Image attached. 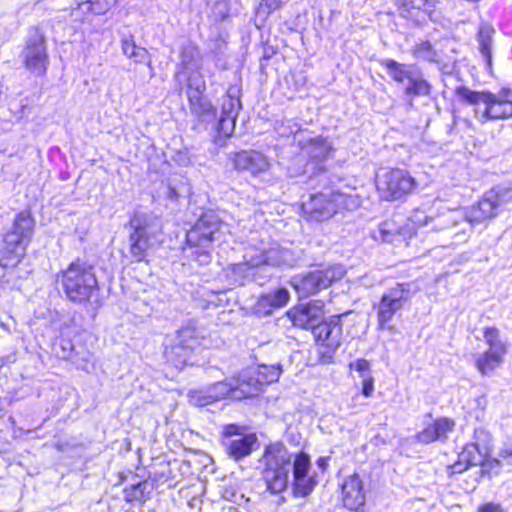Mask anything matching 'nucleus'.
<instances>
[{
	"label": "nucleus",
	"mask_w": 512,
	"mask_h": 512,
	"mask_svg": "<svg viewBox=\"0 0 512 512\" xmlns=\"http://www.w3.org/2000/svg\"><path fill=\"white\" fill-rule=\"evenodd\" d=\"M227 224L214 212H203L187 230L184 252L191 266H207L213 260L216 247L226 242Z\"/></svg>",
	"instance_id": "f257e3e1"
},
{
	"label": "nucleus",
	"mask_w": 512,
	"mask_h": 512,
	"mask_svg": "<svg viewBox=\"0 0 512 512\" xmlns=\"http://www.w3.org/2000/svg\"><path fill=\"white\" fill-rule=\"evenodd\" d=\"M55 282L59 285L66 299L79 306H98L100 285L95 266L77 257L64 269L55 275Z\"/></svg>",
	"instance_id": "f03ea898"
},
{
	"label": "nucleus",
	"mask_w": 512,
	"mask_h": 512,
	"mask_svg": "<svg viewBox=\"0 0 512 512\" xmlns=\"http://www.w3.org/2000/svg\"><path fill=\"white\" fill-rule=\"evenodd\" d=\"M36 221L30 209L16 213L11 227L6 230L0 243V267L13 269L27 254L32 242Z\"/></svg>",
	"instance_id": "7ed1b4c3"
},
{
	"label": "nucleus",
	"mask_w": 512,
	"mask_h": 512,
	"mask_svg": "<svg viewBox=\"0 0 512 512\" xmlns=\"http://www.w3.org/2000/svg\"><path fill=\"white\" fill-rule=\"evenodd\" d=\"M261 394L248 370L209 385L203 395L198 397V401L201 405H209L220 400L239 402L257 399Z\"/></svg>",
	"instance_id": "20e7f679"
},
{
	"label": "nucleus",
	"mask_w": 512,
	"mask_h": 512,
	"mask_svg": "<svg viewBox=\"0 0 512 512\" xmlns=\"http://www.w3.org/2000/svg\"><path fill=\"white\" fill-rule=\"evenodd\" d=\"M260 461L266 491L273 495L286 491L289 483L288 466L291 463L286 446L281 441L268 443L264 447Z\"/></svg>",
	"instance_id": "39448f33"
},
{
	"label": "nucleus",
	"mask_w": 512,
	"mask_h": 512,
	"mask_svg": "<svg viewBox=\"0 0 512 512\" xmlns=\"http://www.w3.org/2000/svg\"><path fill=\"white\" fill-rule=\"evenodd\" d=\"M375 189L381 201L405 202L418 189V181L405 168H380L374 177Z\"/></svg>",
	"instance_id": "423d86ee"
},
{
	"label": "nucleus",
	"mask_w": 512,
	"mask_h": 512,
	"mask_svg": "<svg viewBox=\"0 0 512 512\" xmlns=\"http://www.w3.org/2000/svg\"><path fill=\"white\" fill-rule=\"evenodd\" d=\"M351 196L339 190L318 191L299 204V215L307 222L322 223L349 209Z\"/></svg>",
	"instance_id": "0eeeda50"
},
{
	"label": "nucleus",
	"mask_w": 512,
	"mask_h": 512,
	"mask_svg": "<svg viewBox=\"0 0 512 512\" xmlns=\"http://www.w3.org/2000/svg\"><path fill=\"white\" fill-rule=\"evenodd\" d=\"M23 68L35 77L44 78L50 66L48 44L43 30L32 26L28 30L20 53Z\"/></svg>",
	"instance_id": "6e6552de"
},
{
	"label": "nucleus",
	"mask_w": 512,
	"mask_h": 512,
	"mask_svg": "<svg viewBox=\"0 0 512 512\" xmlns=\"http://www.w3.org/2000/svg\"><path fill=\"white\" fill-rule=\"evenodd\" d=\"M487 349L474 359V367L483 376H492L502 367L509 352V344L502 338L498 327L491 325L482 329Z\"/></svg>",
	"instance_id": "1a4fd4ad"
},
{
	"label": "nucleus",
	"mask_w": 512,
	"mask_h": 512,
	"mask_svg": "<svg viewBox=\"0 0 512 512\" xmlns=\"http://www.w3.org/2000/svg\"><path fill=\"white\" fill-rule=\"evenodd\" d=\"M346 314L348 312L332 315L321 320L311 332L320 364H330L333 362L334 356L342 342L343 325L341 318Z\"/></svg>",
	"instance_id": "9d476101"
},
{
	"label": "nucleus",
	"mask_w": 512,
	"mask_h": 512,
	"mask_svg": "<svg viewBox=\"0 0 512 512\" xmlns=\"http://www.w3.org/2000/svg\"><path fill=\"white\" fill-rule=\"evenodd\" d=\"M342 277L340 265H328L294 275L290 285L300 298H307L327 289Z\"/></svg>",
	"instance_id": "9b49d317"
},
{
	"label": "nucleus",
	"mask_w": 512,
	"mask_h": 512,
	"mask_svg": "<svg viewBox=\"0 0 512 512\" xmlns=\"http://www.w3.org/2000/svg\"><path fill=\"white\" fill-rule=\"evenodd\" d=\"M409 287L408 283H397L388 292L381 295L379 302L374 305L378 330L391 331L393 329V317L410 300Z\"/></svg>",
	"instance_id": "f8f14e48"
},
{
	"label": "nucleus",
	"mask_w": 512,
	"mask_h": 512,
	"mask_svg": "<svg viewBox=\"0 0 512 512\" xmlns=\"http://www.w3.org/2000/svg\"><path fill=\"white\" fill-rule=\"evenodd\" d=\"M381 65L386 69L389 77L398 84L407 81L404 88V95L410 98L429 97L433 92L431 83L422 76H415L411 65L400 63L394 59H385Z\"/></svg>",
	"instance_id": "ddd939ff"
},
{
	"label": "nucleus",
	"mask_w": 512,
	"mask_h": 512,
	"mask_svg": "<svg viewBox=\"0 0 512 512\" xmlns=\"http://www.w3.org/2000/svg\"><path fill=\"white\" fill-rule=\"evenodd\" d=\"M206 81L199 71L190 72L185 79V94L190 112L200 120L214 119L217 109L206 95Z\"/></svg>",
	"instance_id": "4468645a"
},
{
	"label": "nucleus",
	"mask_w": 512,
	"mask_h": 512,
	"mask_svg": "<svg viewBox=\"0 0 512 512\" xmlns=\"http://www.w3.org/2000/svg\"><path fill=\"white\" fill-rule=\"evenodd\" d=\"M178 339L177 343L165 347L164 358L172 367L183 369L187 365L194 364L200 341L195 331L190 329L178 331Z\"/></svg>",
	"instance_id": "2eb2a0df"
},
{
	"label": "nucleus",
	"mask_w": 512,
	"mask_h": 512,
	"mask_svg": "<svg viewBox=\"0 0 512 512\" xmlns=\"http://www.w3.org/2000/svg\"><path fill=\"white\" fill-rule=\"evenodd\" d=\"M131 232L128 236L129 253L136 263H149V250L153 246L154 233L144 215L134 213L128 222Z\"/></svg>",
	"instance_id": "dca6fc26"
},
{
	"label": "nucleus",
	"mask_w": 512,
	"mask_h": 512,
	"mask_svg": "<svg viewBox=\"0 0 512 512\" xmlns=\"http://www.w3.org/2000/svg\"><path fill=\"white\" fill-rule=\"evenodd\" d=\"M311 466V457L304 450H300L293 455V480L291 488L294 498H306L312 494L317 487L319 478L315 472H310Z\"/></svg>",
	"instance_id": "f3484780"
},
{
	"label": "nucleus",
	"mask_w": 512,
	"mask_h": 512,
	"mask_svg": "<svg viewBox=\"0 0 512 512\" xmlns=\"http://www.w3.org/2000/svg\"><path fill=\"white\" fill-rule=\"evenodd\" d=\"M507 189L492 187L486 191L467 211L466 220L470 224H480L491 220L499 213V208L504 203Z\"/></svg>",
	"instance_id": "a211bd4d"
},
{
	"label": "nucleus",
	"mask_w": 512,
	"mask_h": 512,
	"mask_svg": "<svg viewBox=\"0 0 512 512\" xmlns=\"http://www.w3.org/2000/svg\"><path fill=\"white\" fill-rule=\"evenodd\" d=\"M456 428L455 419L448 416H439L427 423L415 434L416 442L429 445L436 442L445 443Z\"/></svg>",
	"instance_id": "6ab92c4d"
},
{
	"label": "nucleus",
	"mask_w": 512,
	"mask_h": 512,
	"mask_svg": "<svg viewBox=\"0 0 512 512\" xmlns=\"http://www.w3.org/2000/svg\"><path fill=\"white\" fill-rule=\"evenodd\" d=\"M340 493L341 502L346 509L355 512L363 510L366 494L364 483L359 473L354 472L343 479L340 485Z\"/></svg>",
	"instance_id": "aec40b11"
},
{
	"label": "nucleus",
	"mask_w": 512,
	"mask_h": 512,
	"mask_svg": "<svg viewBox=\"0 0 512 512\" xmlns=\"http://www.w3.org/2000/svg\"><path fill=\"white\" fill-rule=\"evenodd\" d=\"M323 302L313 301L290 308L286 315L295 327L313 331L323 317Z\"/></svg>",
	"instance_id": "412c9836"
},
{
	"label": "nucleus",
	"mask_w": 512,
	"mask_h": 512,
	"mask_svg": "<svg viewBox=\"0 0 512 512\" xmlns=\"http://www.w3.org/2000/svg\"><path fill=\"white\" fill-rule=\"evenodd\" d=\"M512 91L503 88L499 94L487 92L484 116L489 120H502L512 117Z\"/></svg>",
	"instance_id": "4be33fe9"
},
{
	"label": "nucleus",
	"mask_w": 512,
	"mask_h": 512,
	"mask_svg": "<svg viewBox=\"0 0 512 512\" xmlns=\"http://www.w3.org/2000/svg\"><path fill=\"white\" fill-rule=\"evenodd\" d=\"M233 168L238 172H249L258 176L268 170L270 163L266 156L257 151L241 150L235 152L231 158Z\"/></svg>",
	"instance_id": "5701e85b"
},
{
	"label": "nucleus",
	"mask_w": 512,
	"mask_h": 512,
	"mask_svg": "<svg viewBox=\"0 0 512 512\" xmlns=\"http://www.w3.org/2000/svg\"><path fill=\"white\" fill-rule=\"evenodd\" d=\"M307 154V164L319 173L326 171L323 163L332 155L333 147L328 140L322 136L310 138L302 146Z\"/></svg>",
	"instance_id": "b1692460"
},
{
	"label": "nucleus",
	"mask_w": 512,
	"mask_h": 512,
	"mask_svg": "<svg viewBox=\"0 0 512 512\" xmlns=\"http://www.w3.org/2000/svg\"><path fill=\"white\" fill-rule=\"evenodd\" d=\"M155 490L154 481L145 478L137 483L127 485L123 488V500L130 507L142 508L153 497Z\"/></svg>",
	"instance_id": "393cba45"
},
{
	"label": "nucleus",
	"mask_w": 512,
	"mask_h": 512,
	"mask_svg": "<svg viewBox=\"0 0 512 512\" xmlns=\"http://www.w3.org/2000/svg\"><path fill=\"white\" fill-rule=\"evenodd\" d=\"M289 300L290 294L288 290L284 287H280L268 293L259 295L253 309L259 316H268L275 310L286 306Z\"/></svg>",
	"instance_id": "a878e982"
},
{
	"label": "nucleus",
	"mask_w": 512,
	"mask_h": 512,
	"mask_svg": "<svg viewBox=\"0 0 512 512\" xmlns=\"http://www.w3.org/2000/svg\"><path fill=\"white\" fill-rule=\"evenodd\" d=\"M257 443L255 433L242 435L239 439H234L224 444L226 454L233 460L239 461L249 456Z\"/></svg>",
	"instance_id": "bb28decb"
},
{
	"label": "nucleus",
	"mask_w": 512,
	"mask_h": 512,
	"mask_svg": "<svg viewBox=\"0 0 512 512\" xmlns=\"http://www.w3.org/2000/svg\"><path fill=\"white\" fill-rule=\"evenodd\" d=\"M495 33L496 30L494 26L491 23L484 21L480 23L476 34V39L479 43V50L489 69L492 68V43Z\"/></svg>",
	"instance_id": "cd10ccee"
},
{
	"label": "nucleus",
	"mask_w": 512,
	"mask_h": 512,
	"mask_svg": "<svg viewBox=\"0 0 512 512\" xmlns=\"http://www.w3.org/2000/svg\"><path fill=\"white\" fill-rule=\"evenodd\" d=\"M249 372L259 387L261 393H263L265 386L273 384L279 380L282 373V367L279 364H261L258 365L255 369L249 370Z\"/></svg>",
	"instance_id": "c85d7f7f"
},
{
	"label": "nucleus",
	"mask_w": 512,
	"mask_h": 512,
	"mask_svg": "<svg viewBox=\"0 0 512 512\" xmlns=\"http://www.w3.org/2000/svg\"><path fill=\"white\" fill-rule=\"evenodd\" d=\"M229 100V110L224 111L223 115L219 119V130L223 131L225 137L231 136L235 127V120L237 111L239 110L241 103L238 98H234L231 95H226Z\"/></svg>",
	"instance_id": "c756f323"
},
{
	"label": "nucleus",
	"mask_w": 512,
	"mask_h": 512,
	"mask_svg": "<svg viewBox=\"0 0 512 512\" xmlns=\"http://www.w3.org/2000/svg\"><path fill=\"white\" fill-rule=\"evenodd\" d=\"M486 453L487 451L480 443L468 442L462 447L459 454L462 457V460L471 468L479 466Z\"/></svg>",
	"instance_id": "7c9ffc66"
},
{
	"label": "nucleus",
	"mask_w": 512,
	"mask_h": 512,
	"mask_svg": "<svg viewBox=\"0 0 512 512\" xmlns=\"http://www.w3.org/2000/svg\"><path fill=\"white\" fill-rule=\"evenodd\" d=\"M487 92L488 91H474L464 85L457 86L454 89V95L460 103L473 106L481 103L484 104Z\"/></svg>",
	"instance_id": "2f4dec72"
},
{
	"label": "nucleus",
	"mask_w": 512,
	"mask_h": 512,
	"mask_svg": "<svg viewBox=\"0 0 512 512\" xmlns=\"http://www.w3.org/2000/svg\"><path fill=\"white\" fill-rule=\"evenodd\" d=\"M480 466V475L482 477L492 478L501 473L502 464L501 462L494 457H490L488 453L485 454L482 461L479 464Z\"/></svg>",
	"instance_id": "473e14b6"
},
{
	"label": "nucleus",
	"mask_w": 512,
	"mask_h": 512,
	"mask_svg": "<svg viewBox=\"0 0 512 512\" xmlns=\"http://www.w3.org/2000/svg\"><path fill=\"white\" fill-rule=\"evenodd\" d=\"M282 0H261L256 7L255 17L264 23L268 17L282 7Z\"/></svg>",
	"instance_id": "72a5a7b5"
},
{
	"label": "nucleus",
	"mask_w": 512,
	"mask_h": 512,
	"mask_svg": "<svg viewBox=\"0 0 512 512\" xmlns=\"http://www.w3.org/2000/svg\"><path fill=\"white\" fill-rule=\"evenodd\" d=\"M194 52H198V48L196 46L191 47L189 49L183 48L180 52L181 64L179 65L174 74V79L178 81L180 84L178 90L179 93H181L183 90L181 77L185 74V69L187 65L192 61Z\"/></svg>",
	"instance_id": "f704fd0d"
},
{
	"label": "nucleus",
	"mask_w": 512,
	"mask_h": 512,
	"mask_svg": "<svg viewBox=\"0 0 512 512\" xmlns=\"http://www.w3.org/2000/svg\"><path fill=\"white\" fill-rule=\"evenodd\" d=\"M380 238L383 242L398 244V226L394 223L384 222L379 227Z\"/></svg>",
	"instance_id": "c9c22d12"
},
{
	"label": "nucleus",
	"mask_w": 512,
	"mask_h": 512,
	"mask_svg": "<svg viewBox=\"0 0 512 512\" xmlns=\"http://www.w3.org/2000/svg\"><path fill=\"white\" fill-rule=\"evenodd\" d=\"M121 48L127 57L134 58L135 60H137L142 53H146L145 49L136 45L132 35L121 40Z\"/></svg>",
	"instance_id": "e433bc0d"
},
{
	"label": "nucleus",
	"mask_w": 512,
	"mask_h": 512,
	"mask_svg": "<svg viewBox=\"0 0 512 512\" xmlns=\"http://www.w3.org/2000/svg\"><path fill=\"white\" fill-rule=\"evenodd\" d=\"M415 236H417V225L414 221L408 220L403 225L398 226V243L408 244Z\"/></svg>",
	"instance_id": "4c0bfd02"
},
{
	"label": "nucleus",
	"mask_w": 512,
	"mask_h": 512,
	"mask_svg": "<svg viewBox=\"0 0 512 512\" xmlns=\"http://www.w3.org/2000/svg\"><path fill=\"white\" fill-rule=\"evenodd\" d=\"M411 54L414 58H432L436 55V52L432 44L428 41H421L417 43L411 50Z\"/></svg>",
	"instance_id": "58836bf2"
},
{
	"label": "nucleus",
	"mask_w": 512,
	"mask_h": 512,
	"mask_svg": "<svg viewBox=\"0 0 512 512\" xmlns=\"http://www.w3.org/2000/svg\"><path fill=\"white\" fill-rule=\"evenodd\" d=\"M470 469L469 465L462 460L460 454H458L456 461L447 466L446 472L449 478H453L457 474H461Z\"/></svg>",
	"instance_id": "ea45409f"
},
{
	"label": "nucleus",
	"mask_w": 512,
	"mask_h": 512,
	"mask_svg": "<svg viewBox=\"0 0 512 512\" xmlns=\"http://www.w3.org/2000/svg\"><path fill=\"white\" fill-rule=\"evenodd\" d=\"M110 9V3L107 0H90L89 11L95 15H103Z\"/></svg>",
	"instance_id": "a19ab883"
},
{
	"label": "nucleus",
	"mask_w": 512,
	"mask_h": 512,
	"mask_svg": "<svg viewBox=\"0 0 512 512\" xmlns=\"http://www.w3.org/2000/svg\"><path fill=\"white\" fill-rule=\"evenodd\" d=\"M286 84L292 91H299L305 84L304 77L296 73H289L286 77Z\"/></svg>",
	"instance_id": "79ce46f5"
},
{
	"label": "nucleus",
	"mask_w": 512,
	"mask_h": 512,
	"mask_svg": "<svg viewBox=\"0 0 512 512\" xmlns=\"http://www.w3.org/2000/svg\"><path fill=\"white\" fill-rule=\"evenodd\" d=\"M244 430V427L240 426L236 423H229L223 426L221 436L223 438H230L233 436H239L242 435V432Z\"/></svg>",
	"instance_id": "37998d69"
},
{
	"label": "nucleus",
	"mask_w": 512,
	"mask_h": 512,
	"mask_svg": "<svg viewBox=\"0 0 512 512\" xmlns=\"http://www.w3.org/2000/svg\"><path fill=\"white\" fill-rule=\"evenodd\" d=\"M373 392H374V378L370 374H367L364 377L363 382H362L361 394L364 397L369 398L373 395Z\"/></svg>",
	"instance_id": "c03bdc74"
},
{
	"label": "nucleus",
	"mask_w": 512,
	"mask_h": 512,
	"mask_svg": "<svg viewBox=\"0 0 512 512\" xmlns=\"http://www.w3.org/2000/svg\"><path fill=\"white\" fill-rule=\"evenodd\" d=\"M475 512H505V510L500 503L489 501L480 504Z\"/></svg>",
	"instance_id": "a18cd8bd"
},
{
	"label": "nucleus",
	"mask_w": 512,
	"mask_h": 512,
	"mask_svg": "<svg viewBox=\"0 0 512 512\" xmlns=\"http://www.w3.org/2000/svg\"><path fill=\"white\" fill-rule=\"evenodd\" d=\"M353 366L360 373L368 372L370 370V363L364 358H359L354 362V364H350L351 368Z\"/></svg>",
	"instance_id": "49530a36"
},
{
	"label": "nucleus",
	"mask_w": 512,
	"mask_h": 512,
	"mask_svg": "<svg viewBox=\"0 0 512 512\" xmlns=\"http://www.w3.org/2000/svg\"><path fill=\"white\" fill-rule=\"evenodd\" d=\"M396 5L401 10L410 11L414 8V0H396Z\"/></svg>",
	"instance_id": "de8ad7c7"
},
{
	"label": "nucleus",
	"mask_w": 512,
	"mask_h": 512,
	"mask_svg": "<svg viewBox=\"0 0 512 512\" xmlns=\"http://www.w3.org/2000/svg\"><path fill=\"white\" fill-rule=\"evenodd\" d=\"M329 457H319L316 460V464L321 472L324 474L328 468Z\"/></svg>",
	"instance_id": "09e8293b"
},
{
	"label": "nucleus",
	"mask_w": 512,
	"mask_h": 512,
	"mask_svg": "<svg viewBox=\"0 0 512 512\" xmlns=\"http://www.w3.org/2000/svg\"><path fill=\"white\" fill-rule=\"evenodd\" d=\"M68 344H69V346H70V350H74V347H73V345H72L71 341H68Z\"/></svg>",
	"instance_id": "8fccbe9b"
}]
</instances>
